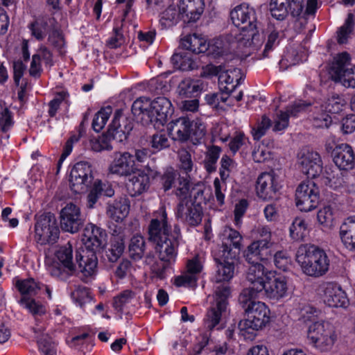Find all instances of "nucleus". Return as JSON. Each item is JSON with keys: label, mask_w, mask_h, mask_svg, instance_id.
Segmentation results:
<instances>
[{"label": "nucleus", "mask_w": 355, "mask_h": 355, "mask_svg": "<svg viewBox=\"0 0 355 355\" xmlns=\"http://www.w3.org/2000/svg\"><path fill=\"white\" fill-rule=\"evenodd\" d=\"M132 115L144 126L152 125L155 129L163 127L174 112L171 101L159 96L150 101L146 97L136 99L131 107Z\"/></svg>", "instance_id": "nucleus-1"}, {"label": "nucleus", "mask_w": 355, "mask_h": 355, "mask_svg": "<svg viewBox=\"0 0 355 355\" xmlns=\"http://www.w3.org/2000/svg\"><path fill=\"white\" fill-rule=\"evenodd\" d=\"M107 234L105 229L93 223H88L85 227L82 236L85 247L77 249V259L79 267L87 275H94L96 272V254L103 252L107 245Z\"/></svg>", "instance_id": "nucleus-2"}, {"label": "nucleus", "mask_w": 355, "mask_h": 355, "mask_svg": "<svg viewBox=\"0 0 355 355\" xmlns=\"http://www.w3.org/2000/svg\"><path fill=\"white\" fill-rule=\"evenodd\" d=\"M247 280L251 286L246 288L257 295L264 293L269 299L278 301L286 295L288 280L285 276L275 275L264 266H253L250 270Z\"/></svg>", "instance_id": "nucleus-3"}, {"label": "nucleus", "mask_w": 355, "mask_h": 355, "mask_svg": "<svg viewBox=\"0 0 355 355\" xmlns=\"http://www.w3.org/2000/svg\"><path fill=\"white\" fill-rule=\"evenodd\" d=\"M257 296L252 290L244 288L238 302L243 310V319L238 324L241 331L248 334L262 329L270 322V309L265 303L255 301Z\"/></svg>", "instance_id": "nucleus-4"}, {"label": "nucleus", "mask_w": 355, "mask_h": 355, "mask_svg": "<svg viewBox=\"0 0 355 355\" xmlns=\"http://www.w3.org/2000/svg\"><path fill=\"white\" fill-rule=\"evenodd\" d=\"M170 231L171 225L168 223L166 211L162 213L161 220L153 218L148 227V240L155 244V250L159 261L174 263L180 241L168 239Z\"/></svg>", "instance_id": "nucleus-5"}, {"label": "nucleus", "mask_w": 355, "mask_h": 355, "mask_svg": "<svg viewBox=\"0 0 355 355\" xmlns=\"http://www.w3.org/2000/svg\"><path fill=\"white\" fill-rule=\"evenodd\" d=\"M232 24L239 28L247 39L249 46L258 47L261 45L263 37L260 34L261 24L257 20V12L254 8L246 3L236 6L230 11Z\"/></svg>", "instance_id": "nucleus-6"}, {"label": "nucleus", "mask_w": 355, "mask_h": 355, "mask_svg": "<svg viewBox=\"0 0 355 355\" xmlns=\"http://www.w3.org/2000/svg\"><path fill=\"white\" fill-rule=\"evenodd\" d=\"M295 260L302 272L312 277L323 276L329 267V259L325 251L315 245H300L295 254Z\"/></svg>", "instance_id": "nucleus-7"}, {"label": "nucleus", "mask_w": 355, "mask_h": 355, "mask_svg": "<svg viewBox=\"0 0 355 355\" xmlns=\"http://www.w3.org/2000/svg\"><path fill=\"white\" fill-rule=\"evenodd\" d=\"M55 257L58 261L51 269V275L60 280L67 281L69 277L78 275L79 272L86 277H92L87 275L86 272L83 271L79 267V262L77 259V250L76 251V261H73V248L70 243L60 246L55 252Z\"/></svg>", "instance_id": "nucleus-8"}, {"label": "nucleus", "mask_w": 355, "mask_h": 355, "mask_svg": "<svg viewBox=\"0 0 355 355\" xmlns=\"http://www.w3.org/2000/svg\"><path fill=\"white\" fill-rule=\"evenodd\" d=\"M15 286L21 295L18 303L26 309L33 316H41L46 313V308L40 302L33 298L41 289L40 283L33 278L17 279Z\"/></svg>", "instance_id": "nucleus-9"}, {"label": "nucleus", "mask_w": 355, "mask_h": 355, "mask_svg": "<svg viewBox=\"0 0 355 355\" xmlns=\"http://www.w3.org/2000/svg\"><path fill=\"white\" fill-rule=\"evenodd\" d=\"M309 343L320 352H328L333 347L336 339L334 326L326 321L313 322L307 330Z\"/></svg>", "instance_id": "nucleus-10"}, {"label": "nucleus", "mask_w": 355, "mask_h": 355, "mask_svg": "<svg viewBox=\"0 0 355 355\" xmlns=\"http://www.w3.org/2000/svg\"><path fill=\"white\" fill-rule=\"evenodd\" d=\"M329 73L336 83H340L345 87H355V66L350 64V55L343 52L334 58Z\"/></svg>", "instance_id": "nucleus-11"}, {"label": "nucleus", "mask_w": 355, "mask_h": 355, "mask_svg": "<svg viewBox=\"0 0 355 355\" xmlns=\"http://www.w3.org/2000/svg\"><path fill=\"white\" fill-rule=\"evenodd\" d=\"M35 232L37 243L42 245H53L60 235L55 215L51 212L35 216Z\"/></svg>", "instance_id": "nucleus-12"}, {"label": "nucleus", "mask_w": 355, "mask_h": 355, "mask_svg": "<svg viewBox=\"0 0 355 355\" xmlns=\"http://www.w3.org/2000/svg\"><path fill=\"white\" fill-rule=\"evenodd\" d=\"M320 200V189L313 181L302 182L297 187L296 206L300 211L307 212L315 209Z\"/></svg>", "instance_id": "nucleus-13"}, {"label": "nucleus", "mask_w": 355, "mask_h": 355, "mask_svg": "<svg viewBox=\"0 0 355 355\" xmlns=\"http://www.w3.org/2000/svg\"><path fill=\"white\" fill-rule=\"evenodd\" d=\"M94 179L92 165L87 162H78L70 172V189L75 193H83L91 186Z\"/></svg>", "instance_id": "nucleus-14"}, {"label": "nucleus", "mask_w": 355, "mask_h": 355, "mask_svg": "<svg viewBox=\"0 0 355 355\" xmlns=\"http://www.w3.org/2000/svg\"><path fill=\"white\" fill-rule=\"evenodd\" d=\"M270 12L278 21L285 20L289 14L293 18L299 17L304 7V0H270Z\"/></svg>", "instance_id": "nucleus-15"}, {"label": "nucleus", "mask_w": 355, "mask_h": 355, "mask_svg": "<svg viewBox=\"0 0 355 355\" xmlns=\"http://www.w3.org/2000/svg\"><path fill=\"white\" fill-rule=\"evenodd\" d=\"M297 164L302 172L309 178L320 176L323 169V163L320 155L308 148L302 149L297 154Z\"/></svg>", "instance_id": "nucleus-16"}, {"label": "nucleus", "mask_w": 355, "mask_h": 355, "mask_svg": "<svg viewBox=\"0 0 355 355\" xmlns=\"http://www.w3.org/2000/svg\"><path fill=\"white\" fill-rule=\"evenodd\" d=\"M271 243L267 239H261L251 243L243 251V257L245 261L250 264L246 272V277L250 272V270L253 266H263L259 262L261 261H267L271 256Z\"/></svg>", "instance_id": "nucleus-17"}, {"label": "nucleus", "mask_w": 355, "mask_h": 355, "mask_svg": "<svg viewBox=\"0 0 355 355\" xmlns=\"http://www.w3.org/2000/svg\"><path fill=\"white\" fill-rule=\"evenodd\" d=\"M134 128V120L130 116H124L123 110L115 111L111 123L108 126L107 135L113 140L122 142L128 139Z\"/></svg>", "instance_id": "nucleus-18"}, {"label": "nucleus", "mask_w": 355, "mask_h": 355, "mask_svg": "<svg viewBox=\"0 0 355 355\" xmlns=\"http://www.w3.org/2000/svg\"><path fill=\"white\" fill-rule=\"evenodd\" d=\"M227 249V245H224L223 250H220V257L214 258L218 282H228L234 275L235 264L239 259L238 252H231Z\"/></svg>", "instance_id": "nucleus-19"}, {"label": "nucleus", "mask_w": 355, "mask_h": 355, "mask_svg": "<svg viewBox=\"0 0 355 355\" xmlns=\"http://www.w3.org/2000/svg\"><path fill=\"white\" fill-rule=\"evenodd\" d=\"M60 223L62 231L78 232L84 225L79 207L73 202L67 203L60 212Z\"/></svg>", "instance_id": "nucleus-20"}, {"label": "nucleus", "mask_w": 355, "mask_h": 355, "mask_svg": "<svg viewBox=\"0 0 355 355\" xmlns=\"http://www.w3.org/2000/svg\"><path fill=\"white\" fill-rule=\"evenodd\" d=\"M175 216L187 225L196 227L202 222L203 209L202 205H193L191 200L184 199L178 202Z\"/></svg>", "instance_id": "nucleus-21"}, {"label": "nucleus", "mask_w": 355, "mask_h": 355, "mask_svg": "<svg viewBox=\"0 0 355 355\" xmlns=\"http://www.w3.org/2000/svg\"><path fill=\"white\" fill-rule=\"evenodd\" d=\"M323 301L330 307L346 308L349 303L344 290L337 284L329 282L323 285Z\"/></svg>", "instance_id": "nucleus-22"}, {"label": "nucleus", "mask_w": 355, "mask_h": 355, "mask_svg": "<svg viewBox=\"0 0 355 355\" xmlns=\"http://www.w3.org/2000/svg\"><path fill=\"white\" fill-rule=\"evenodd\" d=\"M280 186L274 175L262 173L257 178L256 191L259 198L263 200L276 198Z\"/></svg>", "instance_id": "nucleus-23"}, {"label": "nucleus", "mask_w": 355, "mask_h": 355, "mask_svg": "<svg viewBox=\"0 0 355 355\" xmlns=\"http://www.w3.org/2000/svg\"><path fill=\"white\" fill-rule=\"evenodd\" d=\"M335 164L340 170L348 171L355 166V154L350 145L346 143L338 144L331 152Z\"/></svg>", "instance_id": "nucleus-24"}, {"label": "nucleus", "mask_w": 355, "mask_h": 355, "mask_svg": "<svg viewBox=\"0 0 355 355\" xmlns=\"http://www.w3.org/2000/svg\"><path fill=\"white\" fill-rule=\"evenodd\" d=\"M180 19L184 24L196 22L204 11L203 0H180L178 5Z\"/></svg>", "instance_id": "nucleus-25"}, {"label": "nucleus", "mask_w": 355, "mask_h": 355, "mask_svg": "<svg viewBox=\"0 0 355 355\" xmlns=\"http://www.w3.org/2000/svg\"><path fill=\"white\" fill-rule=\"evenodd\" d=\"M173 67L181 71H193L200 67V62L193 53L184 49L179 45L171 57Z\"/></svg>", "instance_id": "nucleus-26"}, {"label": "nucleus", "mask_w": 355, "mask_h": 355, "mask_svg": "<svg viewBox=\"0 0 355 355\" xmlns=\"http://www.w3.org/2000/svg\"><path fill=\"white\" fill-rule=\"evenodd\" d=\"M111 173L119 175H130L137 170L134 155L128 152L116 153L113 162L109 167Z\"/></svg>", "instance_id": "nucleus-27"}, {"label": "nucleus", "mask_w": 355, "mask_h": 355, "mask_svg": "<svg viewBox=\"0 0 355 355\" xmlns=\"http://www.w3.org/2000/svg\"><path fill=\"white\" fill-rule=\"evenodd\" d=\"M125 239L123 232H119L116 229L113 231L110 239V246L107 248L105 247L103 250L109 262H116L123 254L125 248Z\"/></svg>", "instance_id": "nucleus-28"}, {"label": "nucleus", "mask_w": 355, "mask_h": 355, "mask_svg": "<svg viewBox=\"0 0 355 355\" xmlns=\"http://www.w3.org/2000/svg\"><path fill=\"white\" fill-rule=\"evenodd\" d=\"M130 209L129 200L125 197L119 196L107 202L106 214L109 218L116 223H121L128 216Z\"/></svg>", "instance_id": "nucleus-29"}, {"label": "nucleus", "mask_w": 355, "mask_h": 355, "mask_svg": "<svg viewBox=\"0 0 355 355\" xmlns=\"http://www.w3.org/2000/svg\"><path fill=\"white\" fill-rule=\"evenodd\" d=\"M189 128H191V120L189 118L182 116L172 121L169 123L168 129L169 134L174 140L185 142L189 140V136H191Z\"/></svg>", "instance_id": "nucleus-30"}, {"label": "nucleus", "mask_w": 355, "mask_h": 355, "mask_svg": "<svg viewBox=\"0 0 355 355\" xmlns=\"http://www.w3.org/2000/svg\"><path fill=\"white\" fill-rule=\"evenodd\" d=\"M127 183V189L131 196H138L146 191L150 187V178L148 174L141 171H135Z\"/></svg>", "instance_id": "nucleus-31"}, {"label": "nucleus", "mask_w": 355, "mask_h": 355, "mask_svg": "<svg viewBox=\"0 0 355 355\" xmlns=\"http://www.w3.org/2000/svg\"><path fill=\"white\" fill-rule=\"evenodd\" d=\"M204 87V83L200 80L184 79L178 85V94L182 98H197Z\"/></svg>", "instance_id": "nucleus-32"}, {"label": "nucleus", "mask_w": 355, "mask_h": 355, "mask_svg": "<svg viewBox=\"0 0 355 355\" xmlns=\"http://www.w3.org/2000/svg\"><path fill=\"white\" fill-rule=\"evenodd\" d=\"M180 46L196 56L198 54L206 53L207 51V42L199 38L196 34L187 35L181 39Z\"/></svg>", "instance_id": "nucleus-33"}, {"label": "nucleus", "mask_w": 355, "mask_h": 355, "mask_svg": "<svg viewBox=\"0 0 355 355\" xmlns=\"http://www.w3.org/2000/svg\"><path fill=\"white\" fill-rule=\"evenodd\" d=\"M224 236L228 242L223 241L221 245V250H223L224 245H226L228 248L227 250H230L231 252H238L239 256L241 248V241L243 236L236 230L226 226L224 229Z\"/></svg>", "instance_id": "nucleus-34"}, {"label": "nucleus", "mask_w": 355, "mask_h": 355, "mask_svg": "<svg viewBox=\"0 0 355 355\" xmlns=\"http://www.w3.org/2000/svg\"><path fill=\"white\" fill-rule=\"evenodd\" d=\"M226 309H219L217 305L211 306L208 309L206 315L204 318V324L206 329L209 331L213 330L215 327L217 329H223L222 325H219L221 320L222 313L225 312Z\"/></svg>", "instance_id": "nucleus-35"}, {"label": "nucleus", "mask_w": 355, "mask_h": 355, "mask_svg": "<svg viewBox=\"0 0 355 355\" xmlns=\"http://www.w3.org/2000/svg\"><path fill=\"white\" fill-rule=\"evenodd\" d=\"M130 257L134 260H139L144 256L146 250V243L141 235L133 236L128 245Z\"/></svg>", "instance_id": "nucleus-36"}, {"label": "nucleus", "mask_w": 355, "mask_h": 355, "mask_svg": "<svg viewBox=\"0 0 355 355\" xmlns=\"http://www.w3.org/2000/svg\"><path fill=\"white\" fill-rule=\"evenodd\" d=\"M221 150L220 147L215 145L208 148L203 161L204 167L207 173H211L216 171V164Z\"/></svg>", "instance_id": "nucleus-37"}, {"label": "nucleus", "mask_w": 355, "mask_h": 355, "mask_svg": "<svg viewBox=\"0 0 355 355\" xmlns=\"http://www.w3.org/2000/svg\"><path fill=\"white\" fill-rule=\"evenodd\" d=\"M308 223L301 217H296L289 228L290 236L294 241L304 240L307 234Z\"/></svg>", "instance_id": "nucleus-38"}, {"label": "nucleus", "mask_w": 355, "mask_h": 355, "mask_svg": "<svg viewBox=\"0 0 355 355\" xmlns=\"http://www.w3.org/2000/svg\"><path fill=\"white\" fill-rule=\"evenodd\" d=\"M354 16L352 13H349L344 24L337 31V41L338 44H343L347 42L349 35L354 31Z\"/></svg>", "instance_id": "nucleus-39"}, {"label": "nucleus", "mask_w": 355, "mask_h": 355, "mask_svg": "<svg viewBox=\"0 0 355 355\" xmlns=\"http://www.w3.org/2000/svg\"><path fill=\"white\" fill-rule=\"evenodd\" d=\"M70 296L72 300L81 308L83 306L92 300V295L89 288L83 286H77L75 289L70 293Z\"/></svg>", "instance_id": "nucleus-40"}, {"label": "nucleus", "mask_w": 355, "mask_h": 355, "mask_svg": "<svg viewBox=\"0 0 355 355\" xmlns=\"http://www.w3.org/2000/svg\"><path fill=\"white\" fill-rule=\"evenodd\" d=\"M49 21L44 18L38 19L29 25L32 35L38 40H42L49 28V24L51 21H55V18L49 19Z\"/></svg>", "instance_id": "nucleus-41"}, {"label": "nucleus", "mask_w": 355, "mask_h": 355, "mask_svg": "<svg viewBox=\"0 0 355 355\" xmlns=\"http://www.w3.org/2000/svg\"><path fill=\"white\" fill-rule=\"evenodd\" d=\"M112 112V107L110 105H107L102 107L95 114L92 124V128L95 132H98L103 129Z\"/></svg>", "instance_id": "nucleus-42"}, {"label": "nucleus", "mask_w": 355, "mask_h": 355, "mask_svg": "<svg viewBox=\"0 0 355 355\" xmlns=\"http://www.w3.org/2000/svg\"><path fill=\"white\" fill-rule=\"evenodd\" d=\"M191 136L189 139L193 144H198L202 142L206 135V128L200 121H191V128H189Z\"/></svg>", "instance_id": "nucleus-43"}, {"label": "nucleus", "mask_w": 355, "mask_h": 355, "mask_svg": "<svg viewBox=\"0 0 355 355\" xmlns=\"http://www.w3.org/2000/svg\"><path fill=\"white\" fill-rule=\"evenodd\" d=\"M178 186L177 187L175 195L178 198V202L182 200H189V196L191 190V183L189 180V176L186 177L180 176L178 179Z\"/></svg>", "instance_id": "nucleus-44"}, {"label": "nucleus", "mask_w": 355, "mask_h": 355, "mask_svg": "<svg viewBox=\"0 0 355 355\" xmlns=\"http://www.w3.org/2000/svg\"><path fill=\"white\" fill-rule=\"evenodd\" d=\"M112 137H109L107 131L103 134L102 137L98 139H90L89 144L91 149L94 152H101L102 150H111L112 149V145L110 144Z\"/></svg>", "instance_id": "nucleus-45"}, {"label": "nucleus", "mask_w": 355, "mask_h": 355, "mask_svg": "<svg viewBox=\"0 0 355 355\" xmlns=\"http://www.w3.org/2000/svg\"><path fill=\"white\" fill-rule=\"evenodd\" d=\"M180 19V10L177 12L175 8L170 6L162 14L160 22L164 26L176 24Z\"/></svg>", "instance_id": "nucleus-46"}, {"label": "nucleus", "mask_w": 355, "mask_h": 355, "mask_svg": "<svg viewBox=\"0 0 355 355\" xmlns=\"http://www.w3.org/2000/svg\"><path fill=\"white\" fill-rule=\"evenodd\" d=\"M150 143L153 153L168 148L171 145L170 141L165 134H154L151 137Z\"/></svg>", "instance_id": "nucleus-47"}, {"label": "nucleus", "mask_w": 355, "mask_h": 355, "mask_svg": "<svg viewBox=\"0 0 355 355\" xmlns=\"http://www.w3.org/2000/svg\"><path fill=\"white\" fill-rule=\"evenodd\" d=\"M134 297V293L130 290H125L120 293L119 295L114 297L113 300V307L114 309L120 313H123V306L129 303L130 300Z\"/></svg>", "instance_id": "nucleus-48"}, {"label": "nucleus", "mask_w": 355, "mask_h": 355, "mask_svg": "<svg viewBox=\"0 0 355 355\" xmlns=\"http://www.w3.org/2000/svg\"><path fill=\"white\" fill-rule=\"evenodd\" d=\"M173 262L155 261L150 267L153 277L163 280L166 278L167 270Z\"/></svg>", "instance_id": "nucleus-49"}, {"label": "nucleus", "mask_w": 355, "mask_h": 355, "mask_svg": "<svg viewBox=\"0 0 355 355\" xmlns=\"http://www.w3.org/2000/svg\"><path fill=\"white\" fill-rule=\"evenodd\" d=\"M39 349L44 355H56L55 343L52 338L47 335L42 336L37 340Z\"/></svg>", "instance_id": "nucleus-50"}, {"label": "nucleus", "mask_w": 355, "mask_h": 355, "mask_svg": "<svg viewBox=\"0 0 355 355\" xmlns=\"http://www.w3.org/2000/svg\"><path fill=\"white\" fill-rule=\"evenodd\" d=\"M0 130L7 132L13 125L12 113L8 107H0Z\"/></svg>", "instance_id": "nucleus-51"}, {"label": "nucleus", "mask_w": 355, "mask_h": 355, "mask_svg": "<svg viewBox=\"0 0 355 355\" xmlns=\"http://www.w3.org/2000/svg\"><path fill=\"white\" fill-rule=\"evenodd\" d=\"M271 120L266 115L262 116L261 121L258 123L256 128L252 129V134L254 140L259 141L266 133L271 126Z\"/></svg>", "instance_id": "nucleus-52"}, {"label": "nucleus", "mask_w": 355, "mask_h": 355, "mask_svg": "<svg viewBox=\"0 0 355 355\" xmlns=\"http://www.w3.org/2000/svg\"><path fill=\"white\" fill-rule=\"evenodd\" d=\"M207 54L211 55L214 58H217L227 53V49L223 44L221 40L217 39L207 44Z\"/></svg>", "instance_id": "nucleus-53"}, {"label": "nucleus", "mask_w": 355, "mask_h": 355, "mask_svg": "<svg viewBox=\"0 0 355 355\" xmlns=\"http://www.w3.org/2000/svg\"><path fill=\"white\" fill-rule=\"evenodd\" d=\"M230 288L229 286H218L216 291V305L219 309H226L227 305V298L230 295Z\"/></svg>", "instance_id": "nucleus-54"}, {"label": "nucleus", "mask_w": 355, "mask_h": 355, "mask_svg": "<svg viewBox=\"0 0 355 355\" xmlns=\"http://www.w3.org/2000/svg\"><path fill=\"white\" fill-rule=\"evenodd\" d=\"M176 172L173 168H167L161 175L160 182L164 191L171 189L176 179Z\"/></svg>", "instance_id": "nucleus-55"}, {"label": "nucleus", "mask_w": 355, "mask_h": 355, "mask_svg": "<svg viewBox=\"0 0 355 355\" xmlns=\"http://www.w3.org/2000/svg\"><path fill=\"white\" fill-rule=\"evenodd\" d=\"M317 218L318 222L327 227L331 226L334 217L332 209L330 206H325L318 211Z\"/></svg>", "instance_id": "nucleus-56"}, {"label": "nucleus", "mask_w": 355, "mask_h": 355, "mask_svg": "<svg viewBox=\"0 0 355 355\" xmlns=\"http://www.w3.org/2000/svg\"><path fill=\"white\" fill-rule=\"evenodd\" d=\"M48 42L54 48L61 52L64 45V40L62 32L58 28H53L48 37Z\"/></svg>", "instance_id": "nucleus-57"}, {"label": "nucleus", "mask_w": 355, "mask_h": 355, "mask_svg": "<svg viewBox=\"0 0 355 355\" xmlns=\"http://www.w3.org/2000/svg\"><path fill=\"white\" fill-rule=\"evenodd\" d=\"M204 193L205 190L202 186L195 185L191 188L189 199L193 205H201L203 202L206 204Z\"/></svg>", "instance_id": "nucleus-58"}, {"label": "nucleus", "mask_w": 355, "mask_h": 355, "mask_svg": "<svg viewBox=\"0 0 355 355\" xmlns=\"http://www.w3.org/2000/svg\"><path fill=\"white\" fill-rule=\"evenodd\" d=\"M249 203L246 199H241L235 205L234 211V223L236 227H239L241 224V218L245 214Z\"/></svg>", "instance_id": "nucleus-59"}, {"label": "nucleus", "mask_w": 355, "mask_h": 355, "mask_svg": "<svg viewBox=\"0 0 355 355\" xmlns=\"http://www.w3.org/2000/svg\"><path fill=\"white\" fill-rule=\"evenodd\" d=\"M279 34L277 31H273L268 35L267 38V42L265 45L264 50L262 53L263 58L268 57L269 51H272L275 46H277L279 43Z\"/></svg>", "instance_id": "nucleus-60"}, {"label": "nucleus", "mask_w": 355, "mask_h": 355, "mask_svg": "<svg viewBox=\"0 0 355 355\" xmlns=\"http://www.w3.org/2000/svg\"><path fill=\"white\" fill-rule=\"evenodd\" d=\"M344 104L338 96H332L329 98L326 103L325 110L331 114H338L343 110Z\"/></svg>", "instance_id": "nucleus-61"}, {"label": "nucleus", "mask_w": 355, "mask_h": 355, "mask_svg": "<svg viewBox=\"0 0 355 355\" xmlns=\"http://www.w3.org/2000/svg\"><path fill=\"white\" fill-rule=\"evenodd\" d=\"M66 96L67 94L65 92H59L56 94L55 98L49 102L48 113L51 117L55 116L58 109L60 108V104L65 99Z\"/></svg>", "instance_id": "nucleus-62"}, {"label": "nucleus", "mask_w": 355, "mask_h": 355, "mask_svg": "<svg viewBox=\"0 0 355 355\" xmlns=\"http://www.w3.org/2000/svg\"><path fill=\"white\" fill-rule=\"evenodd\" d=\"M273 259L277 268L283 271H286L288 269L290 259L285 252L282 251L277 252L273 257Z\"/></svg>", "instance_id": "nucleus-63"}, {"label": "nucleus", "mask_w": 355, "mask_h": 355, "mask_svg": "<svg viewBox=\"0 0 355 355\" xmlns=\"http://www.w3.org/2000/svg\"><path fill=\"white\" fill-rule=\"evenodd\" d=\"M340 234L355 235V216L348 217L340 228Z\"/></svg>", "instance_id": "nucleus-64"}]
</instances>
